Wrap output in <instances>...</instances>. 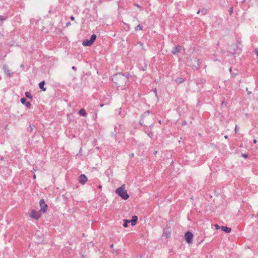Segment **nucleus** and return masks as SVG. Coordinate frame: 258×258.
I'll list each match as a JSON object with an SVG mask.
<instances>
[{"instance_id":"obj_1","label":"nucleus","mask_w":258,"mask_h":258,"mask_svg":"<svg viewBox=\"0 0 258 258\" xmlns=\"http://www.w3.org/2000/svg\"><path fill=\"white\" fill-rule=\"evenodd\" d=\"M115 192L119 196L121 197L123 200H127L129 198V196L125 189V184H122L120 187L117 188L115 190Z\"/></svg>"},{"instance_id":"obj_2","label":"nucleus","mask_w":258,"mask_h":258,"mask_svg":"<svg viewBox=\"0 0 258 258\" xmlns=\"http://www.w3.org/2000/svg\"><path fill=\"white\" fill-rule=\"evenodd\" d=\"M127 78L123 75L118 74L114 76L112 79L113 81L118 86H123L125 83Z\"/></svg>"},{"instance_id":"obj_3","label":"nucleus","mask_w":258,"mask_h":258,"mask_svg":"<svg viewBox=\"0 0 258 258\" xmlns=\"http://www.w3.org/2000/svg\"><path fill=\"white\" fill-rule=\"evenodd\" d=\"M42 213L39 211H36L34 210H32L29 213L30 217L34 219L38 220L41 216Z\"/></svg>"},{"instance_id":"obj_4","label":"nucleus","mask_w":258,"mask_h":258,"mask_svg":"<svg viewBox=\"0 0 258 258\" xmlns=\"http://www.w3.org/2000/svg\"><path fill=\"white\" fill-rule=\"evenodd\" d=\"M96 38V35L95 34H93L91 36V38H90V39L89 40H88V39H86V40H84L83 43H82V44H83V46H90L95 41Z\"/></svg>"},{"instance_id":"obj_5","label":"nucleus","mask_w":258,"mask_h":258,"mask_svg":"<svg viewBox=\"0 0 258 258\" xmlns=\"http://www.w3.org/2000/svg\"><path fill=\"white\" fill-rule=\"evenodd\" d=\"M39 205L40 207V211L42 213H45L47 210L48 207L47 205L45 204L44 200L43 199H41L40 201Z\"/></svg>"},{"instance_id":"obj_6","label":"nucleus","mask_w":258,"mask_h":258,"mask_svg":"<svg viewBox=\"0 0 258 258\" xmlns=\"http://www.w3.org/2000/svg\"><path fill=\"white\" fill-rule=\"evenodd\" d=\"M185 240H186V241L190 244V243H192V238H193V234L191 232H187L185 233Z\"/></svg>"},{"instance_id":"obj_7","label":"nucleus","mask_w":258,"mask_h":258,"mask_svg":"<svg viewBox=\"0 0 258 258\" xmlns=\"http://www.w3.org/2000/svg\"><path fill=\"white\" fill-rule=\"evenodd\" d=\"M87 177L84 174H81L79 177V182L81 184H85L87 181Z\"/></svg>"},{"instance_id":"obj_8","label":"nucleus","mask_w":258,"mask_h":258,"mask_svg":"<svg viewBox=\"0 0 258 258\" xmlns=\"http://www.w3.org/2000/svg\"><path fill=\"white\" fill-rule=\"evenodd\" d=\"M3 69L5 73L8 76H10L11 75L12 72L9 70V67L7 65H4L3 67Z\"/></svg>"},{"instance_id":"obj_9","label":"nucleus","mask_w":258,"mask_h":258,"mask_svg":"<svg viewBox=\"0 0 258 258\" xmlns=\"http://www.w3.org/2000/svg\"><path fill=\"white\" fill-rule=\"evenodd\" d=\"M21 103L23 104H25L27 107H30L31 106V103L29 102H26V99L24 98H22L20 100Z\"/></svg>"},{"instance_id":"obj_10","label":"nucleus","mask_w":258,"mask_h":258,"mask_svg":"<svg viewBox=\"0 0 258 258\" xmlns=\"http://www.w3.org/2000/svg\"><path fill=\"white\" fill-rule=\"evenodd\" d=\"M137 220H138L137 216H134L132 217V220H130L132 226H134L136 224Z\"/></svg>"},{"instance_id":"obj_11","label":"nucleus","mask_w":258,"mask_h":258,"mask_svg":"<svg viewBox=\"0 0 258 258\" xmlns=\"http://www.w3.org/2000/svg\"><path fill=\"white\" fill-rule=\"evenodd\" d=\"M220 229L226 233H230L231 232V228L226 226H221Z\"/></svg>"},{"instance_id":"obj_12","label":"nucleus","mask_w":258,"mask_h":258,"mask_svg":"<svg viewBox=\"0 0 258 258\" xmlns=\"http://www.w3.org/2000/svg\"><path fill=\"white\" fill-rule=\"evenodd\" d=\"M180 47L179 46H176L174 47L173 49L172 50V53L173 54H176L177 52L179 51Z\"/></svg>"},{"instance_id":"obj_13","label":"nucleus","mask_w":258,"mask_h":258,"mask_svg":"<svg viewBox=\"0 0 258 258\" xmlns=\"http://www.w3.org/2000/svg\"><path fill=\"white\" fill-rule=\"evenodd\" d=\"M79 114L82 116H85L86 115V111L84 109L82 108L80 110Z\"/></svg>"},{"instance_id":"obj_14","label":"nucleus","mask_w":258,"mask_h":258,"mask_svg":"<svg viewBox=\"0 0 258 258\" xmlns=\"http://www.w3.org/2000/svg\"><path fill=\"white\" fill-rule=\"evenodd\" d=\"M44 81H42L41 82L39 83V87L40 89H42L43 91H45L46 90V89L45 88H44Z\"/></svg>"},{"instance_id":"obj_15","label":"nucleus","mask_w":258,"mask_h":258,"mask_svg":"<svg viewBox=\"0 0 258 258\" xmlns=\"http://www.w3.org/2000/svg\"><path fill=\"white\" fill-rule=\"evenodd\" d=\"M175 81L177 83L180 84L184 81V79L181 78H178L175 79Z\"/></svg>"},{"instance_id":"obj_16","label":"nucleus","mask_w":258,"mask_h":258,"mask_svg":"<svg viewBox=\"0 0 258 258\" xmlns=\"http://www.w3.org/2000/svg\"><path fill=\"white\" fill-rule=\"evenodd\" d=\"M25 95L29 99H31L32 98V96L31 93L29 92H26Z\"/></svg>"},{"instance_id":"obj_17","label":"nucleus","mask_w":258,"mask_h":258,"mask_svg":"<svg viewBox=\"0 0 258 258\" xmlns=\"http://www.w3.org/2000/svg\"><path fill=\"white\" fill-rule=\"evenodd\" d=\"M143 30V27L142 26H141L140 25H138L136 28H135V30L136 31H138V30Z\"/></svg>"},{"instance_id":"obj_18","label":"nucleus","mask_w":258,"mask_h":258,"mask_svg":"<svg viewBox=\"0 0 258 258\" xmlns=\"http://www.w3.org/2000/svg\"><path fill=\"white\" fill-rule=\"evenodd\" d=\"M215 227L216 228V229H220L221 227H220L218 224H216L215 225Z\"/></svg>"},{"instance_id":"obj_19","label":"nucleus","mask_w":258,"mask_h":258,"mask_svg":"<svg viewBox=\"0 0 258 258\" xmlns=\"http://www.w3.org/2000/svg\"><path fill=\"white\" fill-rule=\"evenodd\" d=\"M123 226L124 227L126 228V227H127L128 226V224L124 222V223L123 224Z\"/></svg>"},{"instance_id":"obj_20","label":"nucleus","mask_w":258,"mask_h":258,"mask_svg":"<svg viewBox=\"0 0 258 258\" xmlns=\"http://www.w3.org/2000/svg\"><path fill=\"white\" fill-rule=\"evenodd\" d=\"M0 20L3 21L5 20V18H4L3 16H0Z\"/></svg>"},{"instance_id":"obj_21","label":"nucleus","mask_w":258,"mask_h":258,"mask_svg":"<svg viewBox=\"0 0 258 258\" xmlns=\"http://www.w3.org/2000/svg\"><path fill=\"white\" fill-rule=\"evenodd\" d=\"M242 156L245 158H247V156L246 154H242Z\"/></svg>"},{"instance_id":"obj_22","label":"nucleus","mask_w":258,"mask_h":258,"mask_svg":"<svg viewBox=\"0 0 258 258\" xmlns=\"http://www.w3.org/2000/svg\"><path fill=\"white\" fill-rule=\"evenodd\" d=\"M124 222L126 223L127 224L131 222L130 220H124Z\"/></svg>"},{"instance_id":"obj_23","label":"nucleus","mask_w":258,"mask_h":258,"mask_svg":"<svg viewBox=\"0 0 258 258\" xmlns=\"http://www.w3.org/2000/svg\"><path fill=\"white\" fill-rule=\"evenodd\" d=\"M149 114V111H147V112H145L144 114V115H148Z\"/></svg>"},{"instance_id":"obj_24","label":"nucleus","mask_w":258,"mask_h":258,"mask_svg":"<svg viewBox=\"0 0 258 258\" xmlns=\"http://www.w3.org/2000/svg\"><path fill=\"white\" fill-rule=\"evenodd\" d=\"M237 131H238V127H237V125H236L235 127V133H237Z\"/></svg>"},{"instance_id":"obj_25","label":"nucleus","mask_w":258,"mask_h":258,"mask_svg":"<svg viewBox=\"0 0 258 258\" xmlns=\"http://www.w3.org/2000/svg\"><path fill=\"white\" fill-rule=\"evenodd\" d=\"M71 19L72 20H74V19H75V17H74V16H72V17H71Z\"/></svg>"},{"instance_id":"obj_26","label":"nucleus","mask_w":258,"mask_h":258,"mask_svg":"<svg viewBox=\"0 0 258 258\" xmlns=\"http://www.w3.org/2000/svg\"><path fill=\"white\" fill-rule=\"evenodd\" d=\"M157 151H154V154L155 155H157Z\"/></svg>"},{"instance_id":"obj_27","label":"nucleus","mask_w":258,"mask_h":258,"mask_svg":"<svg viewBox=\"0 0 258 258\" xmlns=\"http://www.w3.org/2000/svg\"><path fill=\"white\" fill-rule=\"evenodd\" d=\"M134 153H132V154L130 155V157H134Z\"/></svg>"},{"instance_id":"obj_28","label":"nucleus","mask_w":258,"mask_h":258,"mask_svg":"<svg viewBox=\"0 0 258 258\" xmlns=\"http://www.w3.org/2000/svg\"><path fill=\"white\" fill-rule=\"evenodd\" d=\"M255 54H256L257 56H258V51L256 50L255 51Z\"/></svg>"},{"instance_id":"obj_29","label":"nucleus","mask_w":258,"mask_h":258,"mask_svg":"<svg viewBox=\"0 0 258 258\" xmlns=\"http://www.w3.org/2000/svg\"><path fill=\"white\" fill-rule=\"evenodd\" d=\"M253 143H254V144H256V143H257V141H256V140H253Z\"/></svg>"},{"instance_id":"obj_30","label":"nucleus","mask_w":258,"mask_h":258,"mask_svg":"<svg viewBox=\"0 0 258 258\" xmlns=\"http://www.w3.org/2000/svg\"><path fill=\"white\" fill-rule=\"evenodd\" d=\"M98 187L99 188H102V185H98Z\"/></svg>"},{"instance_id":"obj_31","label":"nucleus","mask_w":258,"mask_h":258,"mask_svg":"<svg viewBox=\"0 0 258 258\" xmlns=\"http://www.w3.org/2000/svg\"><path fill=\"white\" fill-rule=\"evenodd\" d=\"M224 138H225V139H228V136L225 135V136H224Z\"/></svg>"},{"instance_id":"obj_32","label":"nucleus","mask_w":258,"mask_h":258,"mask_svg":"<svg viewBox=\"0 0 258 258\" xmlns=\"http://www.w3.org/2000/svg\"><path fill=\"white\" fill-rule=\"evenodd\" d=\"M136 6H137V7L140 8V6L138 4H136Z\"/></svg>"},{"instance_id":"obj_33","label":"nucleus","mask_w":258,"mask_h":258,"mask_svg":"<svg viewBox=\"0 0 258 258\" xmlns=\"http://www.w3.org/2000/svg\"><path fill=\"white\" fill-rule=\"evenodd\" d=\"M33 178H34V179H35V178H36V175H35V174H34V175H33Z\"/></svg>"},{"instance_id":"obj_34","label":"nucleus","mask_w":258,"mask_h":258,"mask_svg":"<svg viewBox=\"0 0 258 258\" xmlns=\"http://www.w3.org/2000/svg\"><path fill=\"white\" fill-rule=\"evenodd\" d=\"M21 67L22 68H24V64H21Z\"/></svg>"},{"instance_id":"obj_35","label":"nucleus","mask_w":258,"mask_h":258,"mask_svg":"<svg viewBox=\"0 0 258 258\" xmlns=\"http://www.w3.org/2000/svg\"><path fill=\"white\" fill-rule=\"evenodd\" d=\"M154 92L155 93H156V92H157L156 90V89H154Z\"/></svg>"},{"instance_id":"obj_36","label":"nucleus","mask_w":258,"mask_h":258,"mask_svg":"<svg viewBox=\"0 0 258 258\" xmlns=\"http://www.w3.org/2000/svg\"><path fill=\"white\" fill-rule=\"evenodd\" d=\"M72 69H74V70H75V67H72Z\"/></svg>"},{"instance_id":"obj_37","label":"nucleus","mask_w":258,"mask_h":258,"mask_svg":"<svg viewBox=\"0 0 258 258\" xmlns=\"http://www.w3.org/2000/svg\"><path fill=\"white\" fill-rule=\"evenodd\" d=\"M103 105H103V104H101V105H100V106H101V107H102V106H103Z\"/></svg>"},{"instance_id":"obj_38","label":"nucleus","mask_w":258,"mask_h":258,"mask_svg":"<svg viewBox=\"0 0 258 258\" xmlns=\"http://www.w3.org/2000/svg\"><path fill=\"white\" fill-rule=\"evenodd\" d=\"M113 247V244H112V245H111V247H112V248Z\"/></svg>"},{"instance_id":"obj_39","label":"nucleus","mask_w":258,"mask_h":258,"mask_svg":"<svg viewBox=\"0 0 258 258\" xmlns=\"http://www.w3.org/2000/svg\"><path fill=\"white\" fill-rule=\"evenodd\" d=\"M139 43L141 45H142V44L141 42H140V43Z\"/></svg>"},{"instance_id":"obj_40","label":"nucleus","mask_w":258,"mask_h":258,"mask_svg":"<svg viewBox=\"0 0 258 258\" xmlns=\"http://www.w3.org/2000/svg\"><path fill=\"white\" fill-rule=\"evenodd\" d=\"M200 13V11H199L197 13L199 14Z\"/></svg>"},{"instance_id":"obj_41","label":"nucleus","mask_w":258,"mask_h":258,"mask_svg":"<svg viewBox=\"0 0 258 258\" xmlns=\"http://www.w3.org/2000/svg\"><path fill=\"white\" fill-rule=\"evenodd\" d=\"M82 258H84V255H82Z\"/></svg>"}]
</instances>
